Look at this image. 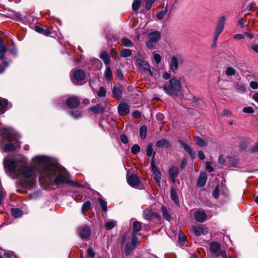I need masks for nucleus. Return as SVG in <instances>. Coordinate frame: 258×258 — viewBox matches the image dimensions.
<instances>
[{
  "label": "nucleus",
  "mask_w": 258,
  "mask_h": 258,
  "mask_svg": "<svg viewBox=\"0 0 258 258\" xmlns=\"http://www.w3.org/2000/svg\"><path fill=\"white\" fill-rule=\"evenodd\" d=\"M132 54V50L128 49H123L120 52V56L123 57H127Z\"/></svg>",
  "instance_id": "nucleus-43"
},
{
  "label": "nucleus",
  "mask_w": 258,
  "mask_h": 258,
  "mask_svg": "<svg viewBox=\"0 0 258 258\" xmlns=\"http://www.w3.org/2000/svg\"><path fill=\"white\" fill-rule=\"evenodd\" d=\"M12 105L7 99L0 97V115L4 113L8 109H10Z\"/></svg>",
  "instance_id": "nucleus-17"
},
{
  "label": "nucleus",
  "mask_w": 258,
  "mask_h": 258,
  "mask_svg": "<svg viewBox=\"0 0 258 258\" xmlns=\"http://www.w3.org/2000/svg\"><path fill=\"white\" fill-rule=\"evenodd\" d=\"M120 140L121 141V142L123 144H127L128 143L127 137L124 134H121L120 135Z\"/></svg>",
  "instance_id": "nucleus-63"
},
{
  "label": "nucleus",
  "mask_w": 258,
  "mask_h": 258,
  "mask_svg": "<svg viewBox=\"0 0 258 258\" xmlns=\"http://www.w3.org/2000/svg\"><path fill=\"white\" fill-rule=\"evenodd\" d=\"M141 150L140 146L138 144H134L131 148V152L135 155L138 154Z\"/></svg>",
  "instance_id": "nucleus-47"
},
{
  "label": "nucleus",
  "mask_w": 258,
  "mask_h": 258,
  "mask_svg": "<svg viewBox=\"0 0 258 258\" xmlns=\"http://www.w3.org/2000/svg\"><path fill=\"white\" fill-rule=\"evenodd\" d=\"M143 218L148 221H151L154 218L160 219V217L158 213L153 212L152 210L146 209L143 211Z\"/></svg>",
  "instance_id": "nucleus-16"
},
{
  "label": "nucleus",
  "mask_w": 258,
  "mask_h": 258,
  "mask_svg": "<svg viewBox=\"0 0 258 258\" xmlns=\"http://www.w3.org/2000/svg\"><path fill=\"white\" fill-rule=\"evenodd\" d=\"M68 113L75 119H78L82 116V111L79 109H72L68 111Z\"/></svg>",
  "instance_id": "nucleus-26"
},
{
  "label": "nucleus",
  "mask_w": 258,
  "mask_h": 258,
  "mask_svg": "<svg viewBox=\"0 0 258 258\" xmlns=\"http://www.w3.org/2000/svg\"><path fill=\"white\" fill-rule=\"evenodd\" d=\"M153 145L151 143L148 145L146 148V154L148 157H151L153 154Z\"/></svg>",
  "instance_id": "nucleus-50"
},
{
  "label": "nucleus",
  "mask_w": 258,
  "mask_h": 258,
  "mask_svg": "<svg viewBox=\"0 0 258 258\" xmlns=\"http://www.w3.org/2000/svg\"><path fill=\"white\" fill-rule=\"evenodd\" d=\"M105 77L107 81H110L113 79L112 73L110 66H107L105 72Z\"/></svg>",
  "instance_id": "nucleus-36"
},
{
  "label": "nucleus",
  "mask_w": 258,
  "mask_h": 258,
  "mask_svg": "<svg viewBox=\"0 0 258 258\" xmlns=\"http://www.w3.org/2000/svg\"><path fill=\"white\" fill-rule=\"evenodd\" d=\"M33 169L29 166L22 165L18 170V174L23 175L24 178L22 179L20 183L22 187L30 189L34 187L36 181V177L33 176Z\"/></svg>",
  "instance_id": "nucleus-2"
},
{
  "label": "nucleus",
  "mask_w": 258,
  "mask_h": 258,
  "mask_svg": "<svg viewBox=\"0 0 258 258\" xmlns=\"http://www.w3.org/2000/svg\"><path fill=\"white\" fill-rule=\"evenodd\" d=\"M219 194V187L217 185L213 191L212 196L215 199H218Z\"/></svg>",
  "instance_id": "nucleus-55"
},
{
  "label": "nucleus",
  "mask_w": 258,
  "mask_h": 258,
  "mask_svg": "<svg viewBox=\"0 0 258 258\" xmlns=\"http://www.w3.org/2000/svg\"><path fill=\"white\" fill-rule=\"evenodd\" d=\"M91 203L88 201L85 202L83 205L82 208V211L83 213H85V212L88 211V209H91Z\"/></svg>",
  "instance_id": "nucleus-42"
},
{
  "label": "nucleus",
  "mask_w": 258,
  "mask_h": 258,
  "mask_svg": "<svg viewBox=\"0 0 258 258\" xmlns=\"http://www.w3.org/2000/svg\"><path fill=\"white\" fill-rule=\"evenodd\" d=\"M153 43H155L154 42H151V40H149L148 41L146 42V46L148 48L152 50L154 49Z\"/></svg>",
  "instance_id": "nucleus-64"
},
{
  "label": "nucleus",
  "mask_w": 258,
  "mask_h": 258,
  "mask_svg": "<svg viewBox=\"0 0 258 258\" xmlns=\"http://www.w3.org/2000/svg\"><path fill=\"white\" fill-rule=\"evenodd\" d=\"M99 97H104L106 96V91L104 87H100L99 91L96 93Z\"/></svg>",
  "instance_id": "nucleus-46"
},
{
  "label": "nucleus",
  "mask_w": 258,
  "mask_h": 258,
  "mask_svg": "<svg viewBox=\"0 0 258 258\" xmlns=\"http://www.w3.org/2000/svg\"><path fill=\"white\" fill-rule=\"evenodd\" d=\"M242 111L245 113H252L254 112V109L250 106L244 107Z\"/></svg>",
  "instance_id": "nucleus-57"
},
{
  "label": "nucleus",
  "mask_w": 258,
  "mask_h": 258,
  "mask_svg": "<svg viewBox=\"0 0 258 258\" xmlns=\"http://www.w3.org/2000/svg\"><path fill=\"white\" fill-rule=\"evenodd\" d=\"M133 230L135 232H138L141 231L142 228H141V224L140 222L139 221H135L133 223Z\"/></svg>",
  "instance_id": "nucleus-45"
},
{
  "label": "nucleus",
  "mask_w": 258,
  "mask_h": 258,
  "mask_svg": "<svg viewBox=\"0 0 258 258\" xmlns=\"http://www.w3.org/2000/svg\"><path fill=\"white\" fill-rule=\"evenodd\" d=\"M157 0H146L145 3V9L147 11H149L151 10L153 4L155 3Z\"/></svg>",
  "instance_id": "nucleus-48"
},
{
  "label": "nucleus",
  "mask_w": 258,
  "mask_h": 258,
  "mask_svg": "<svg viewBox=\"0 0 258 258\" xmlns=\"http://www.w3.org/2000/svg\"><path fill=\"white\" fill-rule=\"evenodd\" d=\"M80 103V101L76 96L69 97L66 101V106L72 109H77Z\"/></svg>",
  "instance_id": "nucleus-10"
},
{
  "label": "nucleus",
  "mask_w": 258,
  "mask_h": 258,
  "mask_svg": "<svg viewBox=\"0 0 258 258\" xmlns=\"http://www.w3.org/2000/svg\"><path fill=\"white\" fill-rule=\"evenodd\" d=\"M225 20L226 19L225 16H222L220 18L217 23V26L214 33L219 35L221 34L224 29Z\"/></svg>",
  "instance_id": "nucleus-22"
},
{
  "label": "nucleus",
  "mask_w": 258,
  "mask_h": 258,
  "mask_svg": "<svg viewBox=\"0 0 258 258\" xmlns=\"http://www.w3.org/2000/svg\"><path fill=\"white\" fill-rule=\"evenodd\" d=\"M154 59L157 64H159L161 61V56L159 54H154Z\"/></svg>",
  "instance_id": "nucleus-59"
},
{
  "label": "nucleus",
  "mask_w": 258,
  "mask_h": 258,
  "mask_svg": "<svg viewBox=\"0 0 258 258\" xmlns=\"http://www.w3.org/2000/svg\"><path fill=\"white\" fill-rule=\"evenodd\" d=\"M0 133L3 140L10 142H15V145L11 143L7 144L5 146L6 151L12 152L16 150L17 148L20 147L19 142L18 141L17 137L15 134L11 133L9 130H1Z\"/></svg>",
  "instance_id": "nucleus-4"
},
{
  "label": "nucleus",
  "mask_w": 258,
  "mask_h": 258,
  "mask_svg": "<svg viewBox=\"0 0 258 258\" xmlns=\"http://www.w3.org/2000/svg\"><path fill=\"white\" fill-rule=\"evenodd\" d=\"M149 39L151 42L156 43L158 42L161 38V33L158 31H154L149 33L148 34Z\"/></svg>",
  "instance_id": "nucleus-23"
},
{
  "label": "nucleus",
  "mask_w": 258,
  "mask_h": 258,
  "mask_svg": "<svg viewBox=\"0 0 258 258\" xmlns=\"http://www.w3.org/2000/svg\"><path fill=\"white\" fill-rule=\"evenodd\" d=\"M228 164L230 167H237L239 164V161L237 158L231 157L229 158Z\"/></svg>",
  "instance_id": "nucleus-38"
},
{
  "label": "nucleus",
  "mask_w": 258,
  "mask_h": 258,
  "mask_svg": "<svg viewBox=\"0 0 258 258\" xmlns=\"http://www.w3.org/2000/svg\"><path fill=\"white\" fill-rule=\"evenodd\" d=\"M221 245L217 242H213L210 244V251L215 257L225 256L226 251L221 250Z\"/></svg>",
  "instance_id": "nucleus-6"
},
{
  "label": "nucleus",
  "mask_w": 258,
  "mask_h": 258,
  "mask_svg": "<svg viewBox=\"0 0 258 258\" xmlns=\"http://www.w3.org/2000/svg\"><path fill=\"white\" fill-rule=\"evenodd\" d=\"M33 29L37 33L45 36H51L50 35L53 33V31L50 30L47 26L39 23L34 26Z\"/></svg>",
  "instance_id": "nucleus-11"
},
{
  "label": "nucleus",
  "mask_w": 258,
  "mask_h": 258,
  "mask_svg": "<svg viewBox=\"0 0 258 258\" xmlns=\"http://www.w3.org/2000/svg\"><path fill=\"white\" fill-rule=\"evenodd\" d=\"M178 189L176 185L172 186L170 188V197L177 206H179V198L177 194Z\"/></svg>",
  "instance_id": "nucleus-20"
},
{
  "label": "nucleus",
  "mask_w": 258,
  "mask_h": 258,
  "mask_svg": "<svg viewBox=\"0 0 258 258\" xmlns=\"http://www.w3.org/2000/svg\"><path fill=\"white\" fill-rule=\"evenodd\" d=\"M156 153L155 152H154L153 155V158L152 159V161L151 162V167L152 169V171L154 173L155 176L154 177L155 181H156L157 185L159 186L160 185V179L161 178V173L159 170L158 167L156 166L154 160V158L155 156Z\"/></svg>",
  "instance_id": "nucleus-9"
},
{
  "label": "nucleus",
  "mask_w": 258,
  "mask_h": 258,
  "mask_svg": "<svg viewBox=\"0 0 258 258\" xmlns=\"http://www.w3.org/2000/svg\"><path fill=\"white\" fill-rule=\"evenodd\" d=\"M78 233L81 239L88 240L91 234V229L88 225H84L78 227Z\"/></svg>",
  "instance_id": "nucleus-8"
},
{
  "label": "nucleus",
  "mask_w": 258,
  "mask_h": 258,
  "mask_svg": "<svg viewBox=\"0 0 258 258\" xmlns=\"http://www.w3.org/2000/svg\"><path fill=\"white\" fill-rule=\"evenodd\" d=\"M7 51V48H0V60H3L5 58Z\"/></svg>",
  "instance_id": "nucleus-58"
},
{
  "label": "nucleus",
  "mask_w": 258,
  "mask_h": 258,
  "mask_svg": "<svg viewBox=\"0 0 258 258\" xmlns=\"http://www.w3.org/2000/svg\"><path fill=\"white\" fill-rule=\"evenodd\" d=\"M181 89L180 80L172 77L163 87L164 92L174 98L179 95Z\"/></svg>",
  "instance_id": "nucleus-3"
},
{
  "label": "nucleus",
  "mask_w": 258,
  "mask_h": 258,
  "mask_svg": "<svg viewBox=\"0 0 258 258\" xmlns=\"http://www.w3.org/2000/svg\"><path fill=\"white\" fill-rule=\"evenodd\" d=\"M183 61V60L180 56L178 57L175 55L172 56L171 58L169 70L176 73L178 69L179 63H182Z\"/></svg>",
  "instance_id": "nucleus-14"
},
{
  "label": "nucleus",
  "mask_w": 258,
  "mask_h": 258,
  "mask_svg": "<svg viewBox=\"0 0 258 258\" xmlns=\"http://www.w3.org/2000/svg\"><path fill=\"white\" fill-rule=\"evenodd\" d=\"M161 211L162 214L163 218L164 220L168 222L172 220V216L170 215L169 210L165 206L162 205L161 207Z\"/></svg>",
  "instance_id": "nucleus-25"
},
{
  "label": "nucleus",
  "mask_w": 258,
  "mask_h": 258,
  "mask_svg": "<svg viewBox=\"0 0 258 258\" xmlns=\"http://www.w3.org/2000/svg\"><path fill=\"white\" fill-rule=\"evenodd\" d=\"M130 111V106L126 103L121 102L118 106L117 111L121 116H125L128 114Z\"/></svg>",
  "instance_id": "nucleus-18"
},
{
  "label": "nucleus",
  "mask_w": 258,
  "mask_h": 258,
  "mask_svg": "<svg viewBox=\"0 0 258 258\" xmlns=\"http://www.w3.org/2000/svg\"><path fill=\"white\" fill-rule=\"evenodd\" d=\"M123 90V86L120 83H114L112 89V97L117 100H119L122 97Z\"/></svg>",
  "instance_id": "nucleus-12"
},
{
  "label": "nucleus",
  "mask_w": 258,
  "mask_h": 258,
  "mask_svg": "<svg viewBox=\"0 0 258 258\" xmlns=\"http://www.w3.org/2000/svg\"><path fill=\"white\" fill-rule=\"evenodd\" d=\"M4 167L7 173L11 174H18V166L17 162L11 160H5L4 162Z\"/></svg>",
  "instance_id": "nucleus-7"
},
{
  "label": "nucleus",
  "mask_w": 258,
  "mask_h": 258,
  "mask_svg": "<svg viewBox=\"0 0 258 258\" xmlns=\"http://www.w3.org/2000/svg\"><path fill=\"white\" fill-rule=\"evenodd\" d=\"M141 112L138 110H136L132 112V116L136 118H139L141 117Z\"/></svg>",
  "instance_id": "nucleus-61"
},
{
  "label": "nucleus",
  "mask_w": 258,
  "mask_h": 258,
  "mask_svg": "<svg viewBox=\"0 0 258 258\" xmlns=\"http://www.w3.org/2000/svg\"><path fill=\"white\" fill-rule=\"evenodd\" d=\"M121 43L125 47H132L133 45L132 41L127 38H123L121 39Z\"/></svg>",
  "instance_id": "nucleus-41"
},
{
  "label": "nucleus",
  "mask_w": 258,
  "mask_h": 258,
  "mask_svg": "<svg viewBox=\"0 0 258 258\" xmlns=\"http://www.w3.org/2000/svg\"><path fill=\"white\" fill-rule=\"evenodd\" d=\"M115 76L119 80L123 81L124 79L122 72L120 69H117L115 72Z\"/></svg>",
  "instance_id": "nucleus-51"
},
{
  "label": "nucleus",
  "mask_w": 258,
  "mask_h": 258,
  "mask_svg": "<svg viewBox=\"0 0 258 258\" xmlns=\"http://www.w3.org/2000/svg\"><path fill=\"white\" fill-rule=\"evenodd\" d=\"M165 116L161 112H158L156 114V118L158 121L163 122V120L164 119Z\"/></svg>",
  "instance_id": "nucleus-60"
},
{
  "label": "nucleus",
  "mask_w": 258,
  "mask_h": 258,
  "mask_svg": "<svg viewBox=\"0 0 258 258\" xmlns=\"http://www.w3.org/2000/svg\"><path fill=\"white\" fill-rule=\"evenodd\" d=\"M191 230L196 236H200L201 235L207 234L208 231L207 228H204L201 225H192L191 226Z\"/></svg>",
  "instance_id": "nucleus-15"
},
{
  "label": "nucleus",
  "mask_w": 258,
  "mask_h": 258,
  "mask_svg": "<svg viewBox=\"0 0 258 258\" xmlns=\"http://www.w3.org/2000/svg\"><path fill=\"white\" fill-rule=\"evenodd\" d=\"M116 224V222L115 221L112 220L108 221L105 224V228L107 230H111L115 226Z\"/></svg>",
  "instance_id": "nucleus-40"
},
{
  "label": "nucleus",
  "mask_w": 258,
  "mask_h": 258,
  "mask_svg": "<svg viewBox=\"0 0 258 258\" xmlns=\"http://www.w3.org/2000/svg\"><path fill=\"white\" fill-rule=\"evenodd\" d=\"M136 63L139 66L146 71L149 70V68L150 67L149 63L139 58H136Z\"/></svg>",
  "instance_id": "nucleus-28"
},
{
  "label": "nucleus",
  "mask_w": 258,
  "mask_h": 258,
  "mask_svg": "<svg viewBox=\"0 0 258 258\" xmlns=\"http://www.w3.org/2000/svg\"><path fill=\"white\" fill-rule=\"evenodd\" d=\"M126 180L129 185L135 188H137L141 182L139 176L134 173H132L130 175L127 174Z\"/></svg>",
  "instance_id": "nucleus-13"
},
{
  "label": "nucleus",
  "mask_w": 258,
  "mask_h": 258,
  "mask_svg": "<svg viewBox=\"0 0 258 258\" xmlns=\"http://www.w3.org/2000/svg\"><path fill=\"white\" fill-rule=\"evenodd\" d=\"M206 169L210 173L214 171V168L212 166V163L210 162H207L206 163Z\"/></svg>",
  "instance_id": "nucleus-56"
},
{
  "label": "nucleus",
  "mask_w": 258,
  "mask_h": 258,
  "mask_svg": "<svg viewBox=\"0 0 258 258\" xmlns=\"http://www.w3.org/2000/svg\"><path fill=\"white\" fill-rule=\"evenodd\" d=\"M48 162L49 159L46 156H38L35 158V162L40 172V183L57 185L69 183L68 175L63 173L61 168L57 166L46 165Z\"/></svg>",
  "instance_id": "nucleus-1"
},
{
  "label": "nucleus",
  "mask_w": 258,
  "mask_h": 258,
  "mask_svg": "<svg viewBox=\"0 0 258 258\" xmlns=\"http://www.w3.org/2000/svg\"><path fill=\"white\" fill-rule=\"evenodd\" d=\"M156 145L158 148H168L170 146L169 141L165 139H162L156 142Z\"/></svg>",
  "instance_id": "nucleus-32"
},
{
  "label": "nucleus",
  "mask_w": 258,
  "mask_h": 258,
  "mask_svg": "<svg viewBox=\"0 0 258 258\" xmlns=\"http://www.w3.org/2000/svg\"><path fill=\"white\" fill-rule=\"evenodd\" d=\"M178 142L181 145L185 150L188 153L192 158H195L196 153L192 150L191 147L185 143L182 140L179 139Z\"/></svg>",
  "instance_id": "nucleus-24"
},
{
  "label": "nucleus",
  "mask_w": 258,
  "mask_h": 258,
  "mask_svg": "<svg viewBox=\"0 0 258 258\" xmlns=\"http://www.w3.org/2000/svg\"><path fill=\"white\" fill-rule=\"evenodd\" d=\"M142 0H134L132 4L133 10L135 12L137 11L141 4Z\"/></svg>",
  "instance_id": "nucleus-44"
},
{
  "label": "nucleus",
  "mask_w": 258,
  "mask_h": 258,
  "mask_svg": "<svg viewBox=\"0 0 258 258\" xmlns=\"http://www.w3.org/2000/svg\"><path fill=\"white\" fill-rule=\"evenodd\" d=\"M98 202L103 211L106 212L107 210V203L101 198L98 199Z\"/></svg>",
  "instance_id": "nucleus-49"
},
{
  "label": "nucleus",
  "mask_w": 258,
  "mask_h": 258,
  "mask_svg": "<svg viewBox=\"0 0 258 258\" xmlns=\"http://www.w3.org/2000/svg\"><path fill=\"white\" fill-rule=\"evenodd\" d=\"M136 246L132 243L127 242L125 247L124 248V254L126 257L130 255L132 252L135 249Z\"/></svg>",
  "instance_id": "nucleus-31"
},
{
  "label": "nucleus",
  "mask_w": 258,
  "mask_h": 258,
  "mask_svg": "<svg viewBox=\"0 0 258 258\" xmlns=\"http://www.w3.org/2000/svg\"><path fill=\"white\" fill-rule=\"evenodd\" d=\"M178 240L180 242H182V243H184L186 240L185 236L183 234V232L181 231L178 233Z\"/></svg>",
  "instance_id": "nucleus-54"
},
{
  "label": "nucleus",
  "mask_w": 258,
  "mask_h": 258,
  "mask_svg": "<svg viewBox=\"0 0 258 258\" xmlns=\"http://www.w3.org/2000/svg\"><path fill=\"white\" fill-rule=\"evenodd\" d=\"M95 255V252L91 247H89L87 249V256L90 258H94Z\"/></svg>",
  "instance_id": "nucleus-53"
},
{
  "label": "nucleus",
  "mask_w": 258,
  "mask_h": 258,
  "mask_svg": "<svg viewBox=\"0 0 258 258\" xmlns=\"http://www.w3.org/2000/svg\"><path fill=\"white\" fill-rule=\"evenodd\" d=\"M235 70L232 67H227L225 71V73L228 76H233L235 75Z\"/></svg>",
  "instance_id": "nucleus-52"
},
{
  "label": "nucleus",
  "mask_w": 258,
  "mask_h": 258,
  "mask_svg": "<svg viewBox=\"0 0 258 258\" xmlns=\"http://www.w3.org/2000/svg\"><path fill=\"white\" fill-rule=\"evenodd\" d=\"M186 114L187 115H189L191 117L196 118L199 114V112L198 110L193 108H188L186 110Z\"/></svg>",
  "instance_id": "nucleus-37"
},
{
  "label": "nucleus",
  "mask_w": 258,
  "mask_h": 258,
  "mask_svg": "<svg viewBox=\"0 0 258 258\" xmlns=\"http://www.w3.org/2000/svg\"><path fill=\"white\" fill-rule=\"evenodd\" d=\"M235 89L236 91L240 93H244L246 90L245 85L242 82L235 84Z\"/></svg>",
  "instance_id": "nucleus-35"
},
{
  "label": "nucleus",
  "mask_w": 258,
  "mask_h": 258,
  "mask_svg": "<svg viewBox=\"0 0 258 258\" xmlns=\"http://www.w3.org/2000/svg\"><path fill=\"white\" fill-rule=\"evenodd\" d=\"M207 176L205 172L202 173L197 181V185L200 187H203L206 182Z\"/></svg>",
  "instance_id": "nucleus-27"
},
{
  "label": "nucleus",
  "mask_w": 258,
  "mask_h": 258,
  "mask_svg": "<svg viewBox=\"0 0 258 258\" xmlns=\"http://www.w3.org/2000/svg\"><path fill=\"white\" fill-rule=\"evenodd\" d=\"M207 217L206 213L203 210H199L197 211L194 214L195 220L198 222H204Z\"/></svg>",
  "instance_id": "nucleus-19"
},
{
  "label": "nucleus",
  "mask_w": 258,
  "mask_h": 258,
  "mask_svg": "<svg viewBox=\"0 0 258 258\" xmlns=\"http://www.w3.org/2000/svg\"><path fill=\"white\" fill-rule=\"evenodd\" d=\"M7 50H9L10 53L14 56L17 55V48L13 41L11 42V44H9Z\"/></svg>",
  "instance_id": "nucleus-34"
},
{
  "label": "nucleus",
  "mask_w": 258,
  "mask_h": 258,
  "mask_svg": "<svg viewBox=\"0 0 258 258\" xmlns=\"http://www.w3.org/2000/svg\"><path fill=\"white\" fill-rule=\"evenodd\" d=\"M168 173L170 178L174 180L178 175V168L175 166H172L169 169Z\"/></svg>",
  "instance_id": "nucleus-29"
},
{
  "label": "nucleus",
  "mask_w": 258,
  "mask_h": 258,
  "mask_svg": "<svg viewBox=\"0 0 258 258\" xmlns=\"http://www.w3.org/2000/svg\"><path fill=\"white\" fill-rule=\"evenodd\" d=\"M250 150L252 153L258 152V141L251 147Z\"/></svg>",
  "instance_id": "nucleus-62"
},
{
  "label": "nucleus",
  "mask_w": 258,
  "mask_h": 258,
  "mask_svg": "<svg viewBox=\"0 0 258 258\" xmlns=\"http://www.w3.org/2000/svg\"><path fill=\"white\" fill-rule=\"evenodd\" d=\"M196 143L201 147L206 146L208 145L207 142L205 141L200 137H196L195 138Z\"/></svg>",
  "instance_id": "nucleus-39"
},
{
  "label": "nucleus",
  "mask_w": 258,
  "mask_h": 258,
  "mask_svg": "<svg viewBox=\"0 0 258 258\" xmlns=\"http://www.w3.org/2000/svg\"><path fill=\"white\" fill-rule=\"evenodd\" d=\"M89 110L94 114H103L105 112V107L102 104L99 103L89 108Z\"/></svg>",
  "instance_id": "nucleus-21"
},
{
  "label": "nucleus",
  "mask_w": 258,
  "mask_h": 258,
  "mask_svg": "<svg viewBox=\"0 0 258 258\" xmlns=\"http://www.w3.org/2000/svg\"><path fill=\"white\" fill-rule=\"evenodd\" d=\"M12 215L15 218L21 217L23 215V211L19 208H12L11 210Z\"/></svg>",
  "instance_id": "nucleus-33"
},
{
  "label": "nucleus",
  "mask_w": 258,
  "mask_h": 258,
  "mask_svg": "<svg viewBox=\"0 0 258 258\" xmlns=\"http://www.w3.org/2000/svg\"><path fill=\"white\" fill-rule=\"evenodd\" d=\"M86 78L85 72L81 69H75L70 75L71 82L76 85H83L86 83L84 81Z\"/></svg>",
  "instance_id": "nucleus-5"
},
{
  "label": "nucleus",
  "mask_w": 258,
  "mask_h": 258,
  "mask_svg": "<svg viewBox=\"0 0 258 258\" xmlns=\"http://www.w3.org/2000/svg\"><path fill=\"white\" fill-rule=\"evenodd\" d=\"M100 58L103 60L106 67L110 66V58L107 52L104 51L102 52L100 54Z\"/></svg>",
  "instance_id": "nucleus-30"
}]
</instances>
